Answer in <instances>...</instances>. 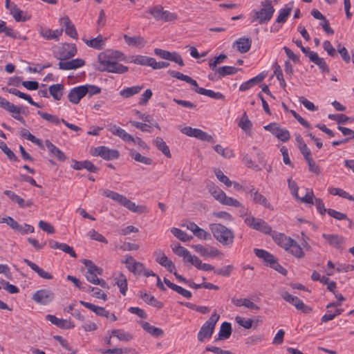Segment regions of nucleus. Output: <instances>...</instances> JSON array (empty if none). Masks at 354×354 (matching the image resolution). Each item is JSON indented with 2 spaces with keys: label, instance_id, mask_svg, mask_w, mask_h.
Segmentation results:
<instances>
[{
  "label": "nucleus",
  "instance_id": "obj_43",
  "mask_svg": "<svg viewBox=\"0 0 354 354\" xmlns=\"http://www.w3.org/2000/svg\"><path fill=\"white\" fill-rule=\"evenodd\" d=\"M98 274L86 272V278L90 282L95 285H100L103 288L109 289L108 283L102 279L97 277Z\"/></svg>",
  "mask_w": 354,
  "mask_h": 354
},
{
  "label": "nucleus",
  "instance_id": "obj_57",
  "mask_svg": "<svg viewBox=\"0 0 354 354\" xmlns=\"http://www.w3.org/2000/svg\"><path fill=\"white\" fill-rule=\"evenodd\" d=\"M291 7H286L280 10L279 15L277 17L276 22L283 24L286 21L288 17L290 15Z\"/></svg>",
  "mask_w": 354,
  "mask_h": 354
},
{
  "label": "nucleus",
  "instance_id": "obj_50",
  "mask_svg": "<svg viewBox=\"0 0 354 354\" xmlns=\"http://www.w3.org/2000/svg\"><path fill=\"white\" fill-rule=\"evenodd\" d=\"M328 192L334 196H339L349 201H354V196L350 195L348 192L341 188L330 187Z\"/></svg>",
  "mask_w": 354,
  "mask_h": 354
},
{
  "label": "nucleus",
  "instance_id": "obj_39",
  "mask_svg": "<svg viewBox=\"0 0 354 354\" xmlns=\"http://www.w3.org/2000/svg\"><path fill=\"white\" fill-rule=\"evenodd\" d=\"M140 296L149 305L156 307L158 308H162L163 307V304L161 301H158L152 295H150L146 292L143 293L142 291H140Z\"/></svg>",
  "mask_w": 354,
  "mask_h": 354
},
{
  "label": "nucleus",
  "instance_id": "obj_44",
  "mask_svg": "<svg viewBox=\"0 0 354 354\" xmlns=\"http://www.w3.org/2000/svg\"><path fill=\"white\" fill-rule=\"evenodd\" d=\"M232 334L231 324L227 322H223L220 328L218 339H228Z\"/></svg>",
  "mask_w": 354,
  "mask_h": 354
},
{
  "label": "nucleus",
  "instance_id": "obj_47",
  "mask_svg": "<svg viewBox=\"0 0 354 354\" xmlns=\"http://www.w3.org/2000/svg\"><path fill=\"white\" fill-rule=\"evenodd\" d=\"M82 263L86 267L88 271L91 274H96L99 275H102L103 272V270L97 266L92 261L88 259H84Z\"/></svg>",
  "mask_w": 354,
  "mask_h": 354
},
{
  "label": "nucleus",
  "instance_id": "obj_64",
  "mask_svg": "<svg viewBox=\"0 0 354 354\" xmlns=\"http://www.w3.org/2000/svg\"><path fill=\"white\" fill-rule=\"evenodd\" d=\"M215 175L216 178L223 183H224L227 187H230L232 185V182L226 176L222 171L220 169L214 170Z\"/></svg>",
  "mask_w": 354,
  "mask_h": 354
},
{
  "label": "nucleus",
  "instance_id": "obj_3",
  "mask_svg": "<svg viewBox=\"0 0 354 354\" xmlns=\"http://www.w3.org/2000/svg\"><path fill=\"white\" fill-rule=\"evenodd\" d=\"M102 194L112 200L117 201L120 205H123L130 211L133 212L142 213L143 212V209L145 207L143 206H138L135 203L129 200L125 196L120 194L117 192L109 189H103L102 190Z\"/></svg>",
  "mask_w": 354,
  "mask_h": 354
},
{
  "label": "nucleus",
  "instance_id": "obj_8",
  "mask_svg": "<svg viewBox=\"0 0 354 354\" xmlns=\"http://www.w3.org/2000/svg\"><path fill=\"white\" fill-rule=\"evenodd\" d=\"M244 222L250 227L260 231L264 234H270L272 232V227L263 220L257 218L253 216H249L244 218Z\"/></svg>",
  "mask_w": 354,
  "mask_h": 354
},
{
  "label": "nucleus",
  "instance_id": "obj_63",
  "mask_svg": "<svg viewBox=\"0 0 354 354\" xmlns=\"http://www.w3.org/2000/svg\"><path fill=\"white\" fill-rule=\"evenodd\" d=\"M83 86H84L85 95L88 94V95L91 97L93 95L99 94L101 93V88L93 84H85Z\"/></svg>",
  "mask_w": 354,
  "mask_h": 354
},
{
  "label": "nucleus",
  "instance_id": "obj_49",
  "mask_svg": "<svg viewBox=\"0 0 354 354\" xmlns=\"http://www.w3.org/2000/svg\"><path fill=\"white\" fill-rule=\"evenodd\" d=\"M20 134L23 138H25L32 143L36 144L40 148H44L41 140L39 138H37L34 135L30 133L28 130L24 129L21 131Z\"/></svg>",
  "mask_w": 354,
  "mask_h": 354
},
{
  "label": "nucleus",
  "instance_id": "obj_11",
  "mask_svg": "<svg viewBox=\"0 0 354 354\" xmlns=\"http://www.w3.org/2000/svg\"><path fill=\"white\" fill-rule=\"evenodd\" d=\"M282 298L289 304L294 306L297 310L301 311L304 313L308 314L312 312V308L306 305L302 300L296 296H293L288 292L281 293Z\"/></svg>",
  "mask_w": 354,
  "mask_h": 354
},
{
  "label": "nucleus",
  "instance_id": "obj_61",
  "mask_svg": "<svg viewBox=\"0 0 354 354\" xmlns=\"http://www.w3.org/2000/svg\"><path fill=\"white\" fill-rule=\"evenodd\" d=\"M221 203L225 205L233 206L235 207H241V202L234 198L227 196L226 194L221 200Z\"/></svg>",
  "mask_w": 354,
  "mask_h": 354
},
{
  "label": "nucleus",
  "instance_id": "obj_55",
  "mask_svg": "<svg viewBox=\"0 0 354 354\" xmlns=\"http://www.w3.org/2000/svg\"><path fill=\"white\" fill-rule=\"evenodd\" d=\"M209 192L212 195V196L220 203L225 194V193L222 189L215 185L210 186L209 187Z\"/></svg>",
  "mask_w": 354,
  "mask_h": 354
},
{
  "label": "nucleus",
  "instance_id": "obj_17",
  "mask_svg": "<svg viewBox=\"0 0 354 354\" xmlns=\"http://www.w3.org/2000/svg\"><path fill=\"white\" fill-rule=\"evenodd\" d=\"M62 29L53 30L44 26H39L38 27V32L39 35L46 40L54 39L55 41H58L59 36L62 34Z\"/></svg>",
  "mask_w": 354,
  "mask_h": 354
},
{
  "label": "nucleus",
  "instance_id": "obj_34",
  "mask_svg": "<svg viewBox=\"0 0 354 354\" xmlns=\"http://www.w3.org/2000/svg\"><path fill=\"white\" fill-rule=\"evenodd\" d=\"M252 41L249 38L241 37L234 44L241 53H247L251 47Z\"/></svg>",
  "mask_w": 354,
  "mask_h": 354
},
{
  "label": "nucleus",
  "instance_id": "obj_4",
  "mask_svg": "<svg viewBox=\"0 0 354 354\" xmlns=\"http://www.w3.org/2000/svg\"><path fill=\"white\" fill-rule=\"evenodd\" d=\"M262 8L254 11L252 21H257L260 24H266L272 19L274 12V8L270 0H265L261 2Z\"/></svg>",
  "mask_w": 354,
  "mask_h": 354
},
{
  "label": "nucleus",
  "instance_id": "obj_30",
  "mask_svg": "<svg viewBox=\"0 0 354 354\" xmlns=\"http://www.w3.org/2000/svg\"><path fill=\"white\" fill-rule=\"evenodd\" d=\"M124 39L129 46L138 48H142L147 44V41L141 36L130 37L127 35H124Z\"/></svg>",
  "mask_w": 354,
  "mask_h": 354
},
{
  "label": "nucleus",
  "instance_id": "obj_45",
  "mask_svg": "<svg viewBox=\"0 0 354 354\" xmlns=\"http://www.w3.org/2000/svg\"><path fill=\"white\" fill-rule=\"evenodd\" d=\"M129 156L136 161L143 163L145 165H149L152 163L151 158L141 155L134 149L130 150Z\"/></svg>",
  "mask_w": 354,
  "mask_h": 354
},
{
  "label": "nucleus",
  "instance_id": "obj_16",
  "mask_svg": "<svg viewBox=\"0 0 354 354\" xmlns=\"http://www.w3.org/2000/svg\"><path fill=\"white\" fill-rule=\"evenodd\" d=\"M245 192L250 194L254 203L261 205L267 209H273V207L268 199L263 194L259 193L258 191H255L253 185L249 186L248 190H245Z\"/></svg>",
  "mask_w": 354,
  "mask_h": 354
},
{
  "label": "nucleus",
  "instance_id": "obj_20",
  "mask_svg": "<svg viewBox=\"0 0 354 354\" xmlns=\"http://www.w3.org/2000/svg\"><path fill=\"white\" fill-rule=\"evenodd\" d=\"M272 236L274 242L280 247L288 250V246H290V243H292V239L288 237L284 234L273 232Z\"/></svg>",
  "mask_w": 354,
  "mask_h": 354
},
{
  "label": "nucleus",
  "instance_id": "obj_10",
  "mask_svg": "<svg viewBox=\"0 0 354 354\" xmlns=\"http://www.w3.org/2000/svg\"><path fill=\"white\" fill-rule=\"evenodd\" d=\"M180 131L187 136L196 138L202 141H207L211 143L215 142L214 138L211 135L199 129L187 126L183 128Z\"/></svg>",
  "mask_w": 354,
  "mask_h": 354
},
{
  "label": "nucleus",
  "instance_id": "obj_40",
  "mask_svg": "<svg viewBox=\"0 0 354 354\" xmlns=\"http://www.w3.org/2000/svg\"><path fill=\"white\" fill-rule=\"evenodd\" d=\"M239 70V68H235L234 66H224L218 67V68L216 69V73H218V77L222 78L226 75L236 74Z\"/></svg>",
  "mask_w": 354,
  "mask_h": 354
},
{
  "label": "nucleus",
  "instance_id": "obj_58",
  "mask_svg": "<svg viewBox=\"0 0 354 354\" xmlns=\"http://www.w3.org/2000/svg\"><path fill=\"white\" fill-rule=\"evenodd\" d=\"M37 114L40 115L43 119L55 124H58L62 122V119H59L56 115L44 113L41 111H38Z\"/></svg>",
  "mask_w": 354,
  "mask_h": 354
},
{
  "label": "nucleus",
  "instance_id": "obj_35",
  "mask_svg": "<svg viewBox=\"0 0 354 354\" xmlns=\"http://www.w3.org/2000/svg\"><path fill=\"white\" fill-rule=\"evenodd\" d=\"M322 236L328 241L331 246L336 248H340L341 245L344 243V238L337 234H323Z\"/></svg>",
  "mask_w": 354,
  "mask_h": 354
},
{
  "label": "nucleus",
  "instance_id": "obj_28",
  "mask_svg": "<svg viewBox=\"0 0 354 354\" xmlns=\"http://www.w3.org/2000/svg\"><path fill=\"white\" fill-rule=\"evenodd\" d=\"M46 147L48 149L49 152L54 156H55L58 160L64 161L66 159V156L59 148L53 145L50 140H46L45 141Z\"/></svg>",
  "mask_w": 354,
  "mask_h": 354
},
{
  "label": "nucleus",
  "instance_id": "obj_32",
  "mask_svg": "<svg viewBox=\"0 0 354 354\" xmlns=\"http://www.w3.org/2000/svg\"><path fill=\"white\" fill-rule=\"evenodd\" d=\"M309 59L310 62H313L315 64L317 65L319 68L322 70L323 73H329V68L324 61V59L322 57H319L318 54L315 52H312L310 53Z\"/></svg>",
  "mask_w": 354,
  "mask_h": 354
},
{
  "label": "nucleus",
  "instance_id": "obj_27",
  "mask_svg": "<svg viewBox=\"0 0 354 354\" xmlns=\"http://www.w3.org/2000/svg\"><path fill=\"white\" fill-rule=\"evenodd\" d=\"M80 303L84 307L94 312L98 316L105 317L106 318L109 317V312L103 307H100L84 301H80Z\"/></svg>",
  "mask_w": 354,
  "mask_h": 354
},
{
  "label": "nucleus",
  "instance_id": "obj_42",
  "mask_svg": "<svg viewBox=\"0 0 354 354\" xmlns=\"http://www.w3.org/2000/svg\"><path fill=\"white\" fill-rule=\"evenodd\" d=\"M64 85L62 84H53L49 86V93L55 100H59L63 95Z\"/></svg>",
  "mask_w": 354,
  "mask_h": 354
},
{
  "label": "nucleus",
  "instance_id": "obj_14",
  "mask_svg": "<svg viewBox=\"0 0 354 354\" xmlns=\"http://www.w3.org/2000/svg\"><path fill=\"white\" fill-rule=\"evenodd\" d=\"M153 257H155L156 261L167 268L169 272H173V271L176 270L174 263L167 258L162 250H156L153 252Z\"/></svg>",
  "mask_w": 354,
  "mask_h": 354
},
{
  "label": "nucleus",
  "instance_id": "obj_9",
  "mask_svg": "<svg viewBox=\"0 0 354 354\" xmlns=\"http://www.w3.org/2000/svg\"><path fill=\"white\" fill-rule=\"evenodd\" d=\"M77 53V48L74 44L65 43L59 47L55 53V57L61 61L68 59Z\"/></svg>",
  "mask_w": 354,
  "mask_h": 354
},
{
  "label": "nucleus",
  "instance_id": "obj_37",
  "mask_svg": "<svg viewBox=\"0 0 354 354\" xmlns=\"http://www.w3.org/2000/svg\"><path fill=\"white\" fill-rule=\"evenodd\" d=\"M290 246H288V252L292 254L294 257L301 259L304 257V252L300 245L294 240H292Z\"/></svg>",
  "mask_w": 354,
  "mask_h": 354
},
{
  "label": "nucleus",
  "instance_id": "obj_54",
  "mask_svg": "<svg viewBox=\"0 0 354 354\" xmlns=\"http://www.w3.org/2000/svg\"><path fill=\"white\" fill-rule=\"evenodd\" d=\"M274 136L282 142H287L290 138L289 131L286 129L281 128L279 126L274 132Z\"/></svg>",
  "mask_w": 354,
  "mask_h": 354
},
{
  "label": "nucleus",
  "instance_id": "obj_41",
  "mask_svg": "<svg viewBox=\"0 0 354 354\" xmlns=\"http://www.w3.org/2000/svg\"><path fill=\"white\" fill-rule=\"evenodd\" d=\"M143 88V86H134L131 87L125 88L120 91V95L125 98H129L136 94L139 93L142 89Z\"/></svg>",
  "mask_w": 354,
  "mask_h": 354
},
{
  "label": "nucleus",
  "instance_id": "obj_62",
  "mask_svg": "<svg viewBox=\"0 0 354 354\" xmlns=\"http://www.w3.org/2000/svg\"><path fill=\"white\" fill-rule=\"evenodd\" d=\"M0 149L7 155L8 158L12 161H17L18 158L14 152L8 147L4 142H0Z\"/></svg>",
  "mask_w": 354,
  "mask_h": 354
},
{
  "label": "nucleus",
  "instance_id": "obj_31",
  "mask_svg": "<svg viewBox=\"0 0 354 354\" xmlns=\"http://www.w3.org/2000/svg\"><path fill=\"white\" fill-rule=\"evenodd\" d=\"M24 261L28 266L32 270L36 272L38 275L45 279H52L53 278V275L48 272L45 271L42 268H39L36 263L32 262L31 261L24 259Z\"/></svg>",
  "mask_w": 354,
  "mask_h": 354
},
{
  "label": "nucleus",
  "instance_id": "obj_51",
  "mask_svg": "<svg viewBox=\"0 0 354 354\" xmlns=\"http://www.w3.org/2000/svg\"><path fill=\"white\" fill-rule=\"evenodd\" d=\"M171 232L177 239L184 242L189 241L192 239V236L188 235L185 232L181 230L179 228L172 227L171 229Z\"/></svg>",
  "mask_w": 354,
  "mask_h": 354
},
{
  "label": "nucleus",
  "instance_id": "obj_1",
  "mask_svg": "<svg viewBox=\"0 0 354 354\" xmlns=\"http://www.w3.org/2000/svg\"><path fill=\"white\" fill-rule=\"evenodd\" d=\"M127 57L119 50L111 49L105 50L99 53L97 56L98 62L100 66L99 71L108 73L124 74L127 73L129 68L119 63L121 61H125Z\"/></svg>",
  "mask_w": 354,
  "mask_h": 354
},
{
  "label": "nucleus",
  "instance_id": "obj_53",
  "mask_svg": "<svg viewBox=\"0 0 354 354\" xmlns=\"http://www.w3.org/2000/svg\"><path fill=\"white\" fill-rule=\"evenodd\" d=\"M10 113H12V116L21 122L23 124H26L24 119L20 115L21 113H25V108L22 106H17L15 105V109H11L10 110Z\"/></svg>",
  "mask_w": 354,
  "mask_h": 354
},
{
  "label": "nucleus",
  "instance_id": "obj_29",
  "mask_svg": "<svg viewBox=\"0 0 354 354\" xmlns=\"http://www.w3.org/2000/svg\"><path fill=\"white\" fill-rule=\"evenodd\" d=\"M266 77V75L263 73H260L256 77L246 81L243 83L239 86V91H245L253 87L255 84L262 82Z\"/></svg>",
  "mask_w": 354,
  "mask_h": 354
},
{
  "label": "nucleus",
  "instance_id": "obj_21",
  "mask_svg": "<svg viewBox=\"0 0 354 354\" xmlns=\"http://www.w3.org/2000/svg\"><path fill=\"white\" fill-rule=\"evenodd\" d=\"M108 129L113 135L120 137L125 142H129V140H133V137L131 135L126 132L125 130L120 128V127L116 126L115 124H110L108 127Z\"/></svg>",
  "mask_w": 354,
  "mask_h": 354
},
{
  "label": "nucleus",
  "instance_id": "obj_33",
  "mask_svg": "<svg viewBox=\"0 0 354 354\" xmlns=\"http://www.w3.org/2000/svg\"><path fill=\"white\" fill-rule=\"evenodd\" d=\"M153 145L156 147V148L161 151L162 153L167 156V158H171V154L169 150V148L168 145L166 144V142L163 140V139L160 137H156L153 140Z\"/></svg>",
  "mask_w": 354,
  "mask_h": 354
},
{
  "label": "nucleus",
  "instance_id": "obj_5",
  "mask_svg": "<svg viewBox=\"0 0 354 354\" xmlns=\"http://www.w3.org/2000/svg\"><path fill=\"white\" fill-rule=\"evenodd\" d=\"M220 318L216 313H213L209 319L201 326L197 337L198 340L203 342L205 339H210L214 333L215 326Z\"/></svg>",
  "mask_w": 354,
  "mask_h": 354
},
{
  "label": "nucleus",
  "instance_id": "obj_23",
  "mask_svg": "<svg viewBox=\"0 0 354 354\" xmlns=\"http://www.w3.org/2000/svg\"><path fill=\"white\" fill-rule=\"evenodd\" d=\"M73 165H72V167L76 170L86 169L87 171L92 173H96L98 171V168L88 160L77 161L74 160H73Z\"/></svg>",
  "mask_w": 354,
  "mask_h": 354
},
{
  "label": "nucleus",
  "instance_id": "obj_56",
  "mask_svg": "<svg viewBox=\"0 0 354 354\" xmlns=\"http://www.w3.org/2000/svg\"><path fill=\"white\" fill-rule=\"evenodd\" d=\"M116 284L120 288V292L125 295L127 290V281L125 276L120 274L119 277L116 278Z\"/></svg>",
  "mask_w": 354,
  "mask_h": 354
},
{
  "label": "nucleus",
  "instance_id": "obj_36",
  "mask_svg": "<svg viewBox=\"0 0 354 354\" xmlns=\"http://www.w3.org/2000/svg\"><path fill=\"white\" fill-rule=\"evenodd\" d=\"M142 327L145 331L153 337H158L164 335V332L161 328L152 326L148 322H142Z\"/></svg>",
  "mask_w": 354,
  "mask_h": 354
},
{
  "label": "nucleus",
  "instance_id": "obj_24",
  "mask_svg": "<svg viewBox=\"0 0 354 354\" xmlns=\"http://www.w3.org/2000/svg\"><path fill=\"white\" fill-rule=\"evenodd\" d=\"M46 319L61 328L68 329L75 327V325L71 321L59 319L55 315H48Z\"/></svg>",
  "mask_w": 354,
  "mask_h": 354
},
{
  "label": "nucleus",
  "instance_id": "obj_52",
  "mask_svg": "<svg viewBox=\"0 0 354 354\" xmlns=\"http://www.w3.org/2000/svg\"><path fill=\"white\" fill-rule=\"evenodd\" d=\"M10 14L17 21H26V19L22 17L23 11L21 10L16 4L12 3L10 7Z\"/></svg>",
  "mask_w": 354,
  "mask_h": 354
},
{
  "label": "nucleus",
  "instance_id": "obj_19",
  "mask_svg": "<svg viewBox=\"0 0 354 354\" xmlns=\"http://www.w3.org/2000/svg\"><path fill=\"white\" fill-rule=\"evenodd\" d=\"M85 64V62L82 59L77 58L71 61L63 62L60 61L58 64L59 68L61 70H75L80 67L83 66Z\"/></svg>",
  "mask_w": 354,
  "mask_h": 354
},
{
  "label": "nucleus",
  "instance_id": "obj_48",
  "mask_svg": "<svg viewBox=\"0 0 354 354\" xmlns=\"http://www.w3.org/2000/svg\"><path fill=\"white\" fill-rule=\"evenodd\" d=\"M172 251L178 257H183V260L185 261L190 252L188 250L181 246L179 243L171 245Z\"/></svg>",
  "mask_w": 354,
  "mask_h": 354
},
{
  "label": "nucleus",
  "instance_id": "obj_12",
  "mask_svg": "<svg viewBox=\"0 0 354 354\" xmlns=\"http://www.w3.org/2000/svg\"><path fill=\"white\" fill-rule=\"evenodd\" d=\"M192 248L203 257H219L222 259L224 257L223 253L214 246L208 245L205 247L201 244H197L193 245Z\"/></svg>",
  "mask_w": 354,
  "mask_h": 354
},
{
  "label": "nucleus",
  "instance_id": "obj_60",
  "mask_svg": "<svg viewBox=\"0 0 354 354\" xmlns=\"http://www.w3.org/2000/svg\"><path fill=\"white\" fill-rule=\"evenodd\" d=\"M214 149L216 153L222 156L223 158H229L233 156L232 151L227 149V148H223L220 145H216L214 147Z\"/></svg>",
  "mask_w": 354,
  "mask_h": 354
},
{
  "label": "nucleus",
  "instance_id": "obj_59",
  "mask_svg": "<svg viewBox=\"0 0 354 354\" xmlns=\"http://www.w3.org/2000/svg\"><path fill=\"white\" fill-rule=\"evenodd\" d=\"M252 126V124L251 121L248 119V117L247 116L246 113H245L243 115V116L239 123V127H241L245 132H248V131L251 130Z\"/></svg>",
  "mask_w": 354,
  "mask_h": 354
},
{
  "label": "nucleus",
  "instance_id": "obj_6",
  "mask_svg": "<svg viewBox=\"0 0 354 354\" xmlns=\"http://www.w3.org/2000/svg\"><path fill=\"white\" fill-rule=\"evenodd\" d=\"M147 12L156 21L172 22L178 19V15L176 13L165 10L161 5H156L150 8Z\"/></svg>",
  "mask_w": 354,
  "mask_h": 354
},
{
  "label": "nucleus",
  "instance_id": "obj_15",
  "mask_svg": "<svg viewBox=\"0 0 354 354\" xmlns=\"http://www.w3.org/2000/svg\"><path fill=\"white\" fill-rule=\"evenodd\" d=\"M94 156H98L106 160L118 159L120 156V153L118 150L110 149L106 147L100 146L95 149Z\"/></svg>",
  "mask_w": 354,
  "mask_h": 354
},
{
  "label": "nucleus",
  "instance_id": "obj_38",
  "mask_svg": "<svg viewBox=\"0 0 354 354\" xmlns=\"http://www.w3.org/2000/svg\"><path fill=\"white\" fill-rule=\"evenodd\" d=\"M194 91L201 95H207L213 99L224 100L225 96L219 92H214L212 90L205 89L203 88H196Z\"/></svg>",
  "mask_w": 354,
  "mask_h": 354
},
{
  "label": "nucleus",
  "instance_id": "obj_25",
  "mask_svg": "<svg viewBox=\"0 0 354 354\" xmlns=\"http://www.w3.org/2000/svg\"><path fill=\"white\" fill-rule=\"evenodd\" d=\"M82 40L88 46L97 50H101L105 46L106 37H103L100 35L97 37L91 39H82Z\"/></svg>",
  "mask_w": 354,
  "mask_h": 354
},
{
  "label": "nucleus",
  "instance_id": "obj_26",
  "mask_svg": "<svg viewBox=\"0 0 354 354\" xmlns=\"http://www.w3.org/2000/svg\"><path fill=\"white\" fill-rule=\"evenodd\" d=\"M4 194L9 197L13 202L17 203L20 207H30L33 205L31 200L25 201L22 198L12 191L6 190Z\"/></svg>",
  "mask_w": 354,
  "mask_h": 354
},
{
  "label": "nucleus",
  "instance_id": "obj_22",
  "mask_svg": "<svg viewBox=\"0 0 354 354\" xmlns=\"http://www.w3.org/2000/svg\"><path fill=\"white\" fill-rule=\"evenodd\" d=\"M61 24L65 27V32L66 35L73 39H77V32L75 26L71 23L68 17L66 16L60 19Z\"/></svg>",
  "mask_w": 354,
  "mask_h": 354
},
{
  "label": "nucleus",
  "instance_id": "obj_13",
  "mask_svg": "<svg viewBox=\"0 0 354 354\" xmlns=\"http://www.w3.org/2000/svg\"><path fill=\"white\" fill-rule=\"evenodd\" d=\"M55 297L54 293L48 289L37 290L32 295V299L39 304L46 305L51 302Z\"/></svg>",
  "mask_w": 354,
  "mask_h": 354
},
{
  "label": "nucleus",
  "instance_id": "obj_18",
  "mask_svg": "<svg viewBox=\"0 0 354 354\" xmlns=\"http://www.w3.org/2000/svg\"><path fill=\"white\" fill-rule=\"evenodd\" d=\"M84 92V86L73 88L68 94V100L74 104H78L80 100L85 96Z\"/></svg>",
  "mask_w": 354,
  "mask_h": 354
},
{
  "label": "nucleus",
  "instance_id": "obj_2",
  "mask_svg": "<svg viewBox=\"0 0 354 354\" xmlns=\"http://www.w3.org/2000/svg\"><path fill=\"white\" fill-rule=\"evenodd\" d=\"M209 229L213 236L216 241L223 245H230L234 239V232L223 225L220 223H212Z\"/></svg>",
  "mask_w": 354,
  "mask_h": 354
},
{
  "label": "nucleus",
  "instance_id": "obj_46",
  "mask_svg": "<svg viewBox=\"0 0 354 354\" xmlns=\"http://www.w3.org/2000/svg\"><path fill=\"white\" fill-rule=\"evenodd\" d=\"M111 336L117 337L120 341L129 342L133 336L127 332L120 329H113L111 331Z\"/></svg>",
  "mask_w": 354,
  "mask_h": 354
},
{
  "label": "nucleus",
  "instance_id": "obj_7",
  "mask_svg": "<svg viewBox=\"0 0 354 354\" xmlns=\"http://www.w3.org/2000/svg\"><path fill=\"white\" fill-rule=\"evenodd\" d=\"M254 252L257 257L267 262L272 268L283 275L286 274L287 270L279 263L277 259L273 254L264 250L258 248H255Z\"/></svg>",
  "mask_w": 354,
  "mask_h": 354
}]
</instances>
